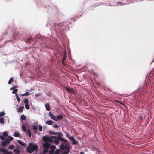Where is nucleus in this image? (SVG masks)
I'll use <instances>...</instances> for the list:
<instances>
[{"label": "nucleus", "instance_id": "23", "mask_svg": "<svg viewBox=\"0 0 154 154\" xmlns=\"http://www.w3.org/2000/svg\"><path fill=\"white\" fill-rule=\"evenodd\" d=\"M29 101L28 99H25L24 100V103L25 104H28Z\"/></svg>", "mask_w": 154, "mask_h": 154}, {"label": "nucleus", "instance_id": "5", "mask_svg": "<svg viewBox=\"0 0 154 154\" xmlns=\"http://www.w3.org/2000/svg\"><path fill=\"white\" fill-rule=\"evenodd\" d=\"M22 128L23 130L25 132H26V134H28L29 137H31V133L30 130L29 129L26 130V127L24 125H22Z\"/></svg>", "mask_w": 154, "mask_h": 154}, {"label": "nucleus", "instance_id": "11", "mask_svg": "<svg viewBox=\"0 0 154 154\" xmlns=\"http://www.w3.org/2000/svg\"><path fill=\"white\" fill-rule=\"evenodd\" d=\"M57 138L59 140L61 141L62 142H67V140H65V139L60 137H57Z\"/></svg>", "mask_w": 154, "mask_h": 154}, {"label": "nucleus", "instance_id": "21", "mask_svg": "<svg viewBox=\"0 0 154 154\" xmlns=\"http://www.w3.org/2000/svg\"><path fill=\"white\" fill-rule=\"evenodd\" d=\"M54 142L56 145H57L59 144V142L58 140L56 139H54Z\"/></svg>", "mask_w": 154, "mask_h": 154}, {"label": "nucleus", "instance_id": "33", "mask_svg": "<svg viewBox=\"0 0 154 154\" xmlns=\"http://www.w3.org/2000/svg\"><path fill=\"white\" fill-rule=\"evenodd\" d=\"M18 142L22 146H24V143L22 142L20 140H18Z\"/></svg>", "mask_w": 154, "mask_h": 154}, {"label": "nucleus", "instance_id": "31", "mask_svg": "<svg viewBox=\"0 0 154 154\" xmlns=\"http://www.w3.org/2000/svg\"><path fill=\"white\" fill-rule=\"evenodd\" d=\"M18 90L17 89H15L13 90L12 91V93L13 94H16L18 91Z\"/></svg>", "mask_w": 154, "mask_h": 154}, {"label": "nucleus", "instance_id": "16", "mask_svg": "<svg viewBox=\"0 0 154 154\" xmlns=\"http://www.w3.org/2000/svg\"><path fill=\"white\" fill-rule=\"evenodd\" d=\"M32 40V38H29L26 40V43H29L31 42Z\"/></svg>", "mask_w": 154, "mask_h": 154}, {"label": "nucleus", "instance_id": "38", "mask_svg": "<svg viewBox=\"0 0 154 154\" xmlns=\"http://www.w3.org/2000/svg\"><path fill=\"white\" fill-rule=\"evenodd\" d=\"M0 138L2 140H4L5 139V137L4 136L2 135H0Z\"/></svg>", "mask_w": 154, "mask_h": 154}, {"label": "nucleus", "instance_id": "1", "mask_svg": "<svg viewBox=\"0 0 154 154\" xmlns=\"http://www.w3.org/2000/svg\"><path fill=\"white\" fill-rule=\"evenodd\" d=\"M38 149V146L35 143H30L26 148L27 152L29 153H32L34 151H37Z\"/></svg>", "mask_w": 154, "mask_h": 154}, {"label": "nucleus", "instance_id": "2", "mask_svg": "<svg viewBox=\"0 0 154 154\" xmlns=\"http://www.w3.org/2000/svg\"><path fill=\"white\" fill-rule=\"evenodd\" d=\"M60 149L61 151H64L63 154H67L70 152L69 146L64 143H62L61 144L60 146Z\"/></svg>", "mask_w": 154, "mask_h": 154}, {"label": "nucleus", "instance_id": "17", "mask_svg": "<svg viewBox=\"0 0 154 154\" xmlns=\"http://www.w3.org/2000/svg\"><path fill=\"white\" fill-rule=\"evenodd\" d=\"M21 119L22 120H25L26 119V118L24 114H22L21 116Z\"/></svg>", "mask_w": 154, "mask_h": 154}, {"label": "nucleus", "instance_id": "9", "mask_svg": "<svg viewBox=\"0 0 154 154\" xmlns=\"http://www.w3.org/2000/svg\"><path fill=\"white\" fill-rule=\"evenodd\" d=\"M0 151L3 152V154H10L11 152H8L7 150L5 149H1Z\"/></svg>", "mask_w": 154, "mask_h": 154}, {"label": "nucleus", "instance_id": "25", "mask_svg": "<svg viewBox=\"0 0 154 154\" xmlns=\"http://www.w3.org/2000/svg\"><path fill=\"white\" fill-rule=\"evenodd\" d=\"M15 95L16 96V98H17V101L19 103H20V99L19 97L18 96L17 94H16Z\"/></svg>", "mask_w": 154, "mask_h": 154}, {"label": "nucleus", "instance_id": "35", "mask_svg": "<svg viewBox=\"0 0 154 154\" xmlns=\"http://www.w3.org/2000/svg\"><path fill=\"white\" fill-rule=\"evenodd\" d=\"M5 141L7 143V144H9L10 143V140L8 138L6 139Z\"/></svg>", "mask_w": 154, "mask_h": 154}, {"label": "nucleus", "instance_id": "13", "mask_svg": "<svg viewBox=\"0 0 154 154\" xmlns=\"http://www.w3.org/2000/svg\"><path fill=\"white\" fill-rule=\"evenodd\" d=\"M24 107L23 106H22L19 108L17 109V112H18L21 113L22 112Z\"/></svg>", "mask_w": 154, "mask_h": 154}, {"label": "nucleus", "instance_id": "28", "mask_svg": "<svg viewBox=\"0 0 154 154\" xmlns=\"http://www.w3.org/2000/svg\"><path fill=\"white\" fill-rule=\"evenodd\" d=\"M25 107L27 109H29V106L28 104H25Z\"/></svg>", "mask_w": 154, "mask_h": 154}, {"label": "nucleus", "instance_id": "10", "mask_svg": "<svg viewBox=\"0 0 154 154\" xmlns=\"http://www.w3.org/2000/svg\"><path fill=\"white\" fill-rule=\"evenodd\" d=\"M56 117V119H57V121L58 120H60L63 118V115L62 114L59 115L57 116Z\"/></svg>", "mask_w": 154, "mask_h": 154}, {"label": "nucleus", "instance_id": "39", "mask_svg": "<svg viewBox=\"0 0 154 154\" xmlns=\"http://www.w3.org/2000/svg\"><path fill=\"white\" fill-rule=\"evenodd\" d=\"M5 113L4 112H1L0 113V116H3L4 115Z\"/></svg>", "mask_w": 154, "mask_h": 154}, {"label": "nucleus", "instance_id": "22", "mask_svg": "<svg viewBox=\"0 0 154 154\" xmlns=\"http://www.w3.org/2000/svg\"><path fill=\"white\" fill-rule=\"evenodd\" d=\"M50 147L51 150H54L56 148V146L54 145H50Z\"/></svg>", "mask_w": 154, "mask_h": 154}, {"label": "nucleus", "instance_id": "29", "mask_svg": "<svg viewBox=\"0 0 154 154\" xmlns=\"http://www.w3.org/2000/svg\"><path fill=\"white\" fill-rule=\"evenodd\" d=\"M32 129L34 131H36L37 129V127L36 125L33 126L32 127Z\"/></svg>", "mask_w": 154, "mask_h": 154}, {"label": "nucleus", "instance_id": "8", "mask_svg": "<svg viewBox=\"0 0 154 154\" xmlns=\"http://www.w3.org/2000/svg\"><path fill=\"white\" fill-rule=\"evenodd\" d=\"M65 88L66 90L69 93L72 94H73L74 93V91L73 88H68L67 87H66Z\"/></svg>", "mask_w": 154, "mask_h": 154}, {"label": "nucleus", "instance_id": "47", "mask_svg": "<svg viewBox=\"0 0 154 154\" xmlns=\"http://www.w3.org/2000/svg\"><path fill=\"white\" fill-rule=\"evenodd\" d=\"M59 134H60V133H58V134L59 135Z\"/></svg>", "mask_w": 154, "mask_h": 154}, {"label": "nucleus", "instance_id": "20", "mask_svg": "<svg viewBox=\"0 0 154 154\" xmlns=\"http://www.w3.org/2000/svg\"><path fill=\"white\" fill-rule=\"evenodd\" d=\"M14 136L16 137H20V134L17 132L14 133Z\"/></svg>", "mask_w": 154, "mask_h": 154}, {"label": "nucleus", "instance_id": "46", "mask_svg": "<svg viewBox=\"0 0 154 154\" xmlns=\"http://www.w3.org/2000/svg\"><path fill=\"white\" fill-rule=\"evenodd\" d=\"M116 101L117 102H118L119 103H120L121 104V103H120V101H118L117 100H116Z\"/></svg>", "mask_w": 154, "mask_h": 154}, {"label": "nucleus", "instance_id": "26", "mask_svg": "<svg viewBox=\"0 0 154 154\" xmlns=\"http://www.w3.org/2000/svg\"><path fill=\"white\" fill-rule=\"evenodd\" d=\"M4 119L3 118L1 117L0 118V123L2 124L4 123Z\"/></svg>", "mask_w": 154, "mask_h": 154}, {"label": "nucleus", "instance_id": "4", "mask_svg": "<svg viewBox=\"0 0 154 154\" xmlns=\"http://www.w3.org/2000/svg\"><path fill=\"white\" fill-rule=\"evenodd\" d=\"M43 146L44 148L43 150V154H46L48 152V149L50 146V144L48 142H45L43 144Z\"/></svg>", "mask_w": 154, "mask_h": 154}, {"label": "nucleus", "instance_id": "45", "mask_svg": "<svg viewBox=\"0 0 154 154\" xmlns=\"http://www.w3.org/2000/svg\"><path fill=\"white\" fill-rule=\"evenodd\" d=\"M80 154H85L83 152H80Z\"/></svg>", "mask_w": 154, "mask_h": 154}, {"label": "nucleus", "instance_id": "14", "mask_svg": "<svg viewBox=\"0 0 154 154\" xmlns=\"http://www.w3.org/2000/svg\"><path fill=\"white\" fill-rule=\"evenodd\" d=\"M45 124L48 125H52L53 122L51 120H47L45 122Z\"/></svg>", "mask_w": 154, "mask_h": 154}, {"label": "nucleus", "instance_id": "15", "mask_svg": "<svg viewBox=\"0 0 154 154\" xmlns=\"http://www.w3.org/2000/svg\"><path fill=\"white\" fill-rule=\"evenodd\" d=\"M14 151L15 154H19L20 152V151L17 149H14Z\"/></svg>", "mask_w": 154, "mask_h": 154}, {"label": "nucleus", "instance_id": "37", "mask_svg": "<svg viewBox=\"0 0 154 154\" xmlns=\"http://www.w3.org/2000/svg\"><path fill=\"white\" fill-rule=\"evenodd\" d=\"M60 151L59 149H56L55 152L54 154H59Z\"/></svg>", "mask_w": 154, "mask_h": 154}, {"label": "nucleus", "instance_id": "48", "mask_svg": "<svg viewBox=\"0 0 154 154\" xmlns=\"http://www.w3.org/2000/svg\"><path fill=\"white\" fill-rule=\"evenodd\" d=\"M13 154V153L12 152H11V154Z\"/></svg>", "mask_w": 154, "mask_h": 154}, {"label": "nucleus", "instance_id": "19", "mask_svg": "<svg viewBox=\"0 0 154 154\" xmlns=\"http://www.w3.org/2000/svg\"><path fill=\"white\" fill-rule=\"evenodd\" d=\"M13 80H14V79H13V78L12 77L8 81V84H11L12 83V82H13Z\"/></svg>", "mask_w": 154, "mask_h": 154}, {"label": "nucleus", "instance_id": "43", "mask_svg": "<svg viewBox=\"0 0 154 154\" xmlns=\"http://www.w3.org/2000/svg\"><path fill=\"white\" fill-rule=\"evenodd\" d=\"M62 64L63 65H65V63H64V61H62Z\"/></svg>", "mask_w": 154, "mask_h": 154}, {"label": "nucleus", "instance_id": "12", "mask_svg": "<svg viewBox=\"0 0 154 154\" xmlns=\"http://www.w3.org/2000/svg\"><path fill=\"white\" fill-rule=\"evenodd\" d=\"M45 108H46L47 110L48 111H50V106L49 104L48 103H47L45 104Z\"/></svg>", "mask_w": 154, "mask_h": 154}, {"label": "nucleus", "instance_id": "6", "mask_svg": "<svg viewBox=\"0 0 154 154\" xmlns=\"http://www.w3.org/2000/svg\"><path fill=\"white\" fill-rule=\"evenodd\" d=\"M69 140L72 142L73 145H76L78 143L77 141L74 139L73 136H71L69 138Z\"/></svg>", "mask_w": 154, "mask_h": 154}, {"label": "nucleus", "instance_id": "44", "mask_svg": "<svg viewBox=\"0 0 154 154\" xmlns=\"http://www.w3.org/2000/svg\"><path fill=\"white\" fill-rule=\"evenodd\" d=\"M52 134H53L55 135V134H56L57 133L56 132H54Z\"/></svg>", "mask_w": 154, "mask_h": 154}, {"label": "nucleus", "instance_id": "30", "mask_svg": "<svg viewBox=\"0 0 154 154\" xmlns=\"http://www.w3.org/2000/svg\"><path fill=\"white\" fill-rule=\"evenodd\" d=\"M3 135L4 136L7 137L8 135V134L7 132L5 131L3 132Z\"/></svg>", "mask_w": 154, "mask_h": 154}, {"label": "nucleus", "instance_id": "27", "mask_svg": "<svg viewBox=\"0 0 154 154\" xmlns=\"http://www.w3.org/2000/svg\"><path fill=\"white\" fill-rule=\"evenodd\" d=\"M50 154H53L54 152V150H51L48 151Z\"/></svg>", "mask_w": 154, "mask_h": 154}, {"label": "nucleus", "instance_id": "36", "mask_svg": "<svg viewBox=\"0 0 154 154\" xmlns=\"http://www.w3.org/2000/svg\"><path fill=\"white\" fill-rule=\"evenodd\" d=\"M39 126V129L40 131H41L42 130V128L41 125H39L38 126Z\"/></svg>", "mask_w": 154, "mask_h": 154}, {"label": "nucleus", "instance_id": "40", "mask_svg": "<svg viewBox=\"0 0 154 154\" xmlns=\"http://www.w3.org/2000/svg\"><path fill=\"white\" fill-rule=\"evenodd\" d=\"M53 127L54 128H57L58 127H59V126H58L57 125H55L53 126Z\"/></svg>", "mask_w": 154, "mask_h": 154}, {"label": "nucleus", "instance_id": "41", "mask_svg": "<svg viewBox=\"0 0 154 154\" xmlns=\"http://www.w3.org/2000/svg\"><path fill=\"white\" fill-rule=\"evenodd\" d=\"M8 137L10 140H13V138L9 136Z\"/></svg>", "mask_w": 154, "mask_h": 154}, {"label": "nucleus", "instance_id": "32", "mask_svg": "<svg viewBox=\"0 0 154 154\" xmlns=\"http://www.w3.org/2000/svg\"><path fill=\"white\" fill-rule=\"evenodd\" d=\"M2 144L3 146H5L7 145V143L5 142V141H4L2 142Z\"/></svg>", "mask_w": 154, "mask_h": 154}, {"label": "nucleus", "instance_id": "49", "mask_svg": "<svg viewBox=\"0 0 154 154\" xmlns=\"http://www.w3.org/2000/svg\"><path fill=\"white\" fill-rule=\"evenodd\" d=\"M13 88H11V90H12V89Z\"/></svg>", "mask_w": 154, "mask_h": 154}, {"label": "nucleus", "instance_id": "42", "mask_svg": "<svg viewBox=\"0 0 154 154\" xmlns=\"http://www.w3.org/2000/svg\"><path fill=\"white\" fill-rule=\"evenodd\" d=\"M71 136H69V134H66V137L68 138L69 139V138H70V137H71Z\"/></svg>", "mask_w": 154, "mask_h": 154}, {"label": "nucleus", "instance_id": "18", "mask_svg": "<svg viewBox=\"0 0 154 154\" xmlns=\"http://www.w3.org/2000/svg\"><path fill=\"white\" fill-rule=\"evenodd\" d=\"M30 94L28 92H26L25 93L20 95L21 96H27Z\"/></svg>", "mask_w": 154, "mask_h": 154}, {"label": "nucleus", "instance_id": "3", "mask_svg": "<svg viewBox=\"0 0 154 154\" xmlns=\"http://www.w3.org/2000/svg\"><path fill=\"white\" fill-rule=\"evenodd\" d=\"M57 139V137L54 136L49 137L45 136L43 137V140L44 142L48 143L49 142L51 143H53L54 139Z\"/></svg>", "mask_w": 154, "mask_h": 154}, {"label": "nucleus", "instance_id": "24", "mask_svg": "<svg viewBox=\"0 0 154 154\" xmlns=\"http://www.w3.org/2000/svg\"><path fill=\"white\" fill-rule=\"evenodd\" d=\"M66 57H67V55H66V53H64V56L62 59V60L63 61H64L65 60H66Z\"/></svg>", "mask_w": 154, "mask_h": 154}, {"label": "nucleus", "instance_id": "34", "mask_svg": "<svg viewBox=\"0 0 154 154\" xmlns=\"http://www.w3.org/2000/svg\"><path fill=\"white\" fill-rule=\"evenodd\" d=\"M14 146L13 145H10L9 146V149H12L14 148Z\"/></svg>", "mask_w": 154, "mask_h": 154}, {"label": "nucleus", "instance_id": "7", "mask_svg": "<svg viewBox=\"0 0 154 154\" xmlns=\"http://www.w3.org/2000/svg\"><path fill=\"white\" fill-rule=\"evenodd\" d=\"M49 115L52 119L56 121H57V119H56V117L53 114H52L51 112H49Z\"/></svg>", "mask_w": 154, "mask_h": 154}]
</instances>
